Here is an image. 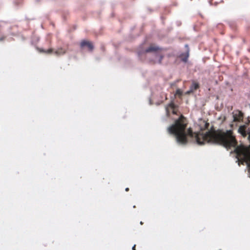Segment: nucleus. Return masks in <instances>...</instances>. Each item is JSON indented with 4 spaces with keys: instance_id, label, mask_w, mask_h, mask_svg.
I'll use <instances>...</instances> for the list:
<instances>
[{
    "instance_id": "nucleus-8",
    "label": "nucleus",
    "mask_w": 250,
    "mask_h": 250,
    "mask_svg": "<svg viewBox=\"0 0 250 250\" xmlns=\"http://www.w3.org/2000/svg\"><path fill=\"white\" fill-rule=\"evenodd\" d=\"M199 84L198 83L193 82L190 87V89L191 90V91L193 92L194 91L199 88Z\"/></svg>"
},
{
    "instance_id": "nucleus-6",
    "label": "nucleus",
    "mask_w": 250,
    "mask_h": 250,
    "mask_svg": "<svg viewBox=\"0 0 250 250\" xmlns=\"http://www.w3.org/2000/svg\"><path fill=\"white\" fill-rule=\"evenodd\" d=\"M239 132L243 135L246 136L248 134L247 125H241L239 127Z\"/></svg>"
},
{
    "instance_id": "nucleus-9",
    "label": "nucleus",
    "mask_w": 250,
    "mask_h": 250,
    "mask_svg": "<svg viewBox=\"0 0 250 250\" xmlns=\"http://www.w3.org/2000/svg\"><path fill=\"white\" fill-rule=\"evenodd\" d=\"M39 50L40 52H42L46 54H50L53 52V49L52 48H50L47 50H45L43 49H39Z\"/></svg>"
},
{
    "instance_id": "nucleus-11",
    "label": "nucleus",
    "mask_w": 250,
    "mask_h": 250,
    "mask_svg": "<svg viewBox=\"0 0 250 250\" xmlns=\"http://www.w3.org/2000/svg\"><path fill=\"white\" fill-rule=\"evenodd\" d=\"M6 37L0 33V41H2L5 39Z\"/></svg>"
},
{
    "instance_id": "nucleus-13",
    "label": "nucleus",
    "mask_w": 250,
    "mask_h": 250,
    "mask_svg": "<svg viewBox=\"0 0 250 250\" xmlns=\"http://www.w3.org/2000/svg\"><path fill=\"white\" fill-rule=\"evenodd\" d=\"M248 134H249V138H250V127L248 128Z\"/></svg>"
},
{
    "instance_id": "nucleus-1",
    "label": "nucleus",
    "mask_w": 250,
    "mask_h": 250,
    "mask_svg": "<svg viewBox=\"0 0 250 250\" xmlns=\"http://www.w3.org/2000/svg\"><path fill=\"white\" fill-rule=\"evenodd\" d=\"M187 121L186 118L181 115L175 123L167 128V131L170 134L174 135L178 143L186 145L188 143L187 136L194 139L200 145L205 143H209L222 145L225 147L235 146L237 142L232 130L224 131L222 130H213L205 134L194 133L190 128L186 131Z\"/></svg>"
},
{
    "instance_id": "nucleus-14",
    "label": "nucleus",
    "mask_w": 250,
    "mask_h": 250,
    "mask_svg": "<svg viewBox=\"0 0 250 250\" xmlns=\"http://www.w3.org/2000/svg\"><path fill=\"white\" fill-rule=\"evenodd\" d=\"M193 92L192 91H191L190 89H189V91H188L187 92H186V94H190L191 93Z\"/></svg>"
},
{
    "instance_id": "nucleus-7",
    "label": "nucleus",
    "mask_w": 250,
    "mask_h": 250,
    "mask_svg": "<svg viewBox=\"0 0 250 250\" xmlns=\"http://www.w3.org/2000/svg\"><path fill=\"white\" fill-rule=\"evenodd\" d=\"M66 53V50L63 48H59L57 49L54 52L57 55H62Z\"/></svg>"
},
{
    "instance_id": "nucleus-17",
    "label": "nucleus",
    "mask_w": 250,
    "mask_h": 250,
    "mask_svg": "<svg viewBox=\"0 0 250 250\" xmlns=\"http://www.w3.org/2000/svg\"><path fill=\"white\" fill-rule=\"evenodd\" d=\"M140 224H141V225H143V223L141 221V222H140Z\"/></svg>"
},
{
    "instance_id": "nucleus-2",
    "label": "nucleus",
    "mask_w": 250,
    "mask_h": 250,
    "mask_svg": "<svg viewBox=\"0 0 250 250\" xmlns=\"http://www.w3.org/2000/svg\"><path fill=\"white\" fill-rule=\"evenodd\" d=\"M162 48L154 44H151L145 50V53L153 52L155 59L152 60L153 63H161L164 58V54L162 53Z\"/></svg>"
},
{
    "instance_id": "nucleus-3",
    "label": "nucleus",
    "mask_w": 250,
    "mask_h": 250,
    "mask_svg": "<svg viewBox=\"0 0 250 250\" xmlns=\"http://www.w3.org/2000/svg\"><path fill=\"white\" fill-rule=\"evenodd\" d=\"M233 122H241L243 120L244 115L242 111L237 110L232 112Z\"/></svg>"
},
{
    "instance_id": "nucleus-4",
    "label": "nucleus",
    "mask_w": 250,
    "mask_h": 250,
    "mask_svg": "<svg viewBox=\"0 0 250 250\" xmlns=\"http://www.w3.org/2000/svg\"><path fill=\"white\" fill-rule=\"evenodd\" d=\"M80 45L82 48H83L84 46H87L88 49L91 51H92L94 48V46L92 42L85 40L82 41Z\"/></svg>"
},
{
    "instance_id": "nucleus-15",
    "label": "nucleus",
    "mask_w": 250,
    "mask_h": 250,
    "mask_svg": "<svg viewBox=\"0 0 250 250\" xmlns=\"http://www.w3.org/2000/svg\"><path fill=\"white\" fill-rule=\"evenodd\" d=\"M132 250H136V245H134V246L132 247Z\"/></svg>"
},
{
    "instance_id": "nucleus-16",
    "label": "nucleus",
    "mask_w": 250,
    "mask_h": 250,
    "mask_svg": "<svg viewBox=\"0 0 250 250\" xmlns=\"http://www.w3.org/2000/svg\"><path fill=\"white\" fill-rule=\"evenodd\" d=\"M129 188H126L125 189V190L126 191H129Z\"/></svg>"
},
{
    "instance_id": "nucleus-12",
    "label": "nucleus",
    "mask_w": 250,
    "mask_h": 250,
    "mask_svg": "<svg viewBox=\"0 0 250 250\" xmlns=\"http://www.w3.org/2000/svg\"><path fill=\"white\" fill-rule=\"evenodd\" d=\"M188 54H187L186 55V57L184 58H183L182 59V60L185 62H186L187 61V60H188Z\"/></svg>"
},
{
    "instance_id": "nucleus-5",
    "label": "nucleus",
    "mask_w": 250,
    "mask_h": 250,
    "mask_svg": "<svg viewBox=\"0 0 250 250\" xmlns=\"http://www.w3.org/2000/svg\"><path fill=\"white\" fill-rule=\"evenodd\" d=\"M176 106L175 105V104L173 102H171L166 107V111H167V114H169L170 111H171L173 114H176Z\"/></svg>"
},
{
    "instance_id": "nucleus-10",
    "label": "nucleus",
    "mask_w": 250,
    "mask_h": 250,
    "mask_svg": "<svg viewBox=\"0 0 250 250\" xmlns=\"http://www.w3.org/2000/svg\"><path fill=\"white\" fill-rule=\"evenodd\" d=\"M182 95L183 91L180 89H177L175 92V96L181 97L182 96Z\"/></svg>"
}]
</instances>
